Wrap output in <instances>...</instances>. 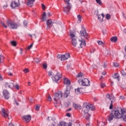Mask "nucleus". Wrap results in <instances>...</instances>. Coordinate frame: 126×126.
<instances>
[{"instance_id": "412c9836", "label": "nucleus", "mask_w": 126, "mask_h": 126, "mask_svg": "<svg viewBox=\"0 0 126 126\" xmlns=\"http://www.w3.org/2000/svg\"><path fill=\"white\" fill-rule=\"evenodd\" d=\"M70 94V91L68 89H66L64 93V97H65V98H67V97L69 96Z\"/></svg>"}, {"instance_id": "39448f33", "label": "nucleus", "mask_w": 126, "mask_h": 126, "mask_svg": "<svg viewBox=\"0 0 126 126\" xmlns=\"http://www.w3.org/2000/svg\"><path fill=\"white\" fill-rule=\"evenodd\" d=\"M8 27L10 29H17V27H18V25L17 24L14 22V21L12 20H7L6 22Z\"/></svg>"}, {"instance_id": "cd10ccee", "label": "nucleus", "mask_w": 126, "mask_h": 126, "mask_svg": "<svg viewBox=\"0 0 126 126\" xmlns=\"http://www.w3.org/2000/svg\"><path fill=\"white\" fill-rule=\"evenodd\" d=\"M106 98H107V99H109L110 101H113V98H112L111 95H110L109 94H106Z\"/></svg>"}, {"instance_id": "393cba45", "label": "nucleus", "mask_w": 126, "mask_h": 126, "mask_svg": "<svg viewBox=\"0 0 126 126\" xmlns=\"http://www.w3.org/2000/svg\"><path fill=\"white\" fill-rule=\"evenodd\" d=\"M42 20V21H46L47 20V16L46 15V12H44L43 14Z\"/></svg>"}, {"instance_id": "aec40b11", "label": "nucleus", "mask_w": 126, "mask_h": 126, "mask_svg": "<svg viewBox=\"0 0 126 126\" xmlns=\"http://www.w3.org/2000/svg\"><path fill=\"white\" fill-rule=\"evenodd\" d=\"M75 92L77 94L82 93L83 92V88H78L77 89H75Z\"/></svg>"}, {"instance_id": "473e14b6", "label": "nucleus", "mask_w": 126, "mask_h": 126, "mask_svg": "<svg viewBox=\"0 0 126 126\" xmlns=\"http://www.w3.org/2000/svg\"><path fill=\"white\" fill-rule=\"evenodd\" d=\"M98 126H105V123L100 122L97 124Z\"/></svg>"}, {"instance_id": "052dcab7", "label": "nucleus", "mask_w": 126, "mask_h": 126, "mask_svg": "<svg viewBox=\"0 0 126 126\" xmlns=\"http://www.w3.org/2000/svg\"><path fill=\"white\" fill-rule=\"evenodd\" d=\"M52 73V71H50L49 72V73H48V76H51Z\"/></svg>"}, {"instance_id": "58836bf2", "label": "nucleus", "mask_w": 126, "mask_h": 126, "mask_svg": "<svg viewBox=\"0 0 126 126\" xmlns=\"http://www.w3.org/2000/svg\"><path fill=\"white\" fill-rule=\"evenodd\" d=\"M3 60H4V58H3V56L0 55V63H1V62H2Z\"/></svg>"}, {"instance_id": "9d476101", "label": "nucleus", "mask_w": 126, "mask_h": 126, "mask_svg": "<svg viewBox=\"0 0 126 126\" xmlns=\"http://www.w3.org/2000/svg\"><path fill=\"white\" fill-rule=\"evenodd\" d=\"M116 113V111H112L111 113L109 114V116H108V120L109 122H111V121H113V119L114 118L115 119H117L116 118V114H115Z\"/></svg>"}, {"instance_id": "4d7b16f0", "label": "nucleus", "mask_w": 126, "mask_h": 126, "mask_svg": "<svg viewBox=\"0 0 126 126\" xmlns=\"http://www.w3.org/2000/svg\"><path fill=\"white\" fill-rule=\"evenodd\" d=\"M41 6H42L43 10H45V8L46 7V6H45V5H44V4H41Z\"/></svg>"}, {"instance_id": "e2e57ef3", "label": "nucleus", "mask_w": 126, "mask_h": 126, "mask_svg": "<svg viewBox=\"0 0 126 126\" xmlns=\"http://www.w3.org/2000/svg\"><path fill=\"white\" fill-rule=\"evenodd\" d=\"M23 50V49L22 48H20V55H22V54H23V52H22Z\"/></svg>"}, {"instance_id": "a18cd8bd", "label": "nucleus", "mask_w": 126, "mask_h": 126, "mask_svg": "<svg viewBox=\"0 0 126 126\" xmlns=\"http://www.w3.org/2000/svg\"><path fill=\"white\" fill-rule=\"evenodd\" d=\"M98 13H99V11L98 10H95L94 11V14H95V15H96L97 16V15H98Z\"/></svg>"}, {"instance_id": "c9c22d12", "label": "nucleus", "mask_w": 126, "mask_h": 126, "mask_svg": "<svg viewBox=\"0 0 126 126\" xmlns=\"http://www.w3.org/2000/svg\"><path fill=\"white\" fill-rule=\"evenodd\" d=\"M77 18L78 21H79V22H81V16L80 15H77Z\"/></svg>"}, {"instance_id": "20e7f679", "label": "nucleus", "mask_w": 126, "mask_h": 126, "mask_svg": "<svg viewBox=\"0 0 126 126\" xmlns=\"http://www.w3.org/2000/svg\"><path fill=\"white\" fill-rule=\"evenodd\" d=\"M63 92H58L56 93L54 96V104L56 105H58V104H60L61 103V99L63 98Z\"/></svg>"}, {"instance_id": "423d86ee", "label": "nucleus", "mask_w": 126, "mask_h": 126, "mask_svg": "<svg viewBox=\"0 0 126 126\" xmlns=\"http://www.w3.org/2000/svg\"><path fill=\"white\" fill-rule=\"evenodd\" d=\"M78 82L80 85H83V86H90V81H89L86 78H84L83 80H79Z\"/></svg>"}, {"instance_id": "7c9ffc66", "label": "nucleus", "mask_w": 126, "mask_h": 126, "mask_svg": "<svg viewBox=\"0 0 126 126\" xmlns=\"http://www.w3.org/2000/svg\"><path fill=\"white\" fill-rule=\"evenodd\" d=\"M96 2L99 4V5H102L103 4V3H102V1L101 0H95Z\"/></svg>"}, {"instance_id": "37998d69", "label": "nucleus", "mask_w": 126, "mask_h": 126, "mask_svg": "<svg viewBox=\"0 0 126 126\" xmlns=\"http://www.w3.org/2000/svg\"><path fill=\"white\" fill-rule=\"evenodd\" d=\"M106 86V85H105V83H100V87L101 88H104Z\"/></svg>"}, {"instance_id": "72a5a7b5", "label": "nucleus", "mask_w": 126, "mask_h": 126, "mask_svg": "<svg viewBox=\"0 0 126 126\" xmlns=\"http://www.w3.org/2000/svg\"><path fill=\"white\" fill-rule=\"evenodd\" d=\"M82 76H83V74L82 73H79L78 74L77 77H78V78H79L80 77H82Z\"/></svg>"}, {"instance_id": "2f4dec72", "label": "nucleus", "mask_w": 126, "mask_h": 126, "mask_svg": "<svg viewBox=\"0 0 126 126\" xmlns=\"http://www.w3.org/2000/svg\"><path fill=\"white\" fill-rule=\"evenodd\" d=\"M47 100L49 102H51V101H52V97H51V95H50V94L47 95Z\"/></svg>"}, {"instance_id": "6e6552de", "label": "nucleus", "mask_w": 126, "mask_h": 126, "mask_svg": "<svg viewBox=\"0 0 126 126\" xmlns=\"http://www.w3.org/2000/svg\"><path fill=\"white\" fill-rule=\"evenodd\" d=\"M62 78V74L60 73H57L56 75L52 77V80L55 82H58Z\"/></svg>"}, {"instance_id": "dca6fc26", "label": "nucleus", "mask_w": 126, "mask_h": 126, "mask_svg": "<svg viewBox=\"0 0 126 126\" xmlns=\"http://www.w3.org/2000/svg\"><path fill=\"white\" fill-rule=\"evenodd\" d=\"M47 29H50L53 26V22L52 19L48 20L46 22Z\"/></svg>"}, {"instance_id": "a211bd4d", "label": "nucleus", "mask_w": 126, "mask_h": 126, "mask_svg": "<svg viewBox=\"0 0 126 126\" xmlns=\"http://www.w3.org/2000/svg\"><path fill=\"white\" fill-rule=\"evenodd\" d=\"M23 119L25 120L26 123H29L31 121V115H26L23 117Z\"/></svg>"}, {"instance_id": "f257e3e1", "label": "nucleus", "mask_w": 126, "mask_h": 126, "mask_svg": "<svg viewBox=\"0 0 126 126\" xmlns=\"http://www.w3.org/2000/svg\"><path fill=\"white\" fill-rule=\"evenodd\" d=\"M95 106L93 105L87 103H84L83 105L82 111L84 112V116L86 118V120L90 119V114L89 111H94Z\"/></svg>"}, {"instance_id": "09e8293b", "label": "nucleus", "mask_w": 126, "mask_h": 126, "mask_svg": "<svg viewBox=\"0 0 126 126\" xmlns=\"http://www.w3.org/2000/svg\"><path fill=\"white\" fill-rule=\"evenodd\" d=\"M102 32H103V35H106V34H107V30H103Z\"/></svg>"}, {"instance_id": "338daca9", "label": "nucleus", "mask_w": 126, "mask_h": 126, "mask_svg": "<svg viewBox=\"0 0 126 126\" xmlns=\"http://www.w3.org/2000/svg\"><path fill=\"white\" fill-rule=\"evenodd\" d=\"M71 110V108H70L69 109H67L66 110V112H69V111H70Z\"/></svg>"}, {"instance_id": "79ce46f5", "label": "nucleus", "mask_w": 126, "mask_h": 126, "mask_svg": "<svg viewBox=\"0 0 126 126\" xmlns=\"http://www.w3.org/2000/svg\"><path fill=\"white\" fill-rule=\"evenodd\" d=\"M23 71L25 73H27L28 72H29V69L28 68H25L24 69Z\"/></svg>"}, {"instance_id": "f704fd0d", "label": "nucleus", "mask_w": 126, "mask_h": 126, "mask_svg": "<svg viewBox=\"0 0 126 126\" xmlns=\"http://www.w3.org/2000/svg\"><path fill=\"white\" fill-rule=\"evenodd\" d=\"M11 45H12V46H13L14 47L16 46V42L11 41Z\"/></svg>"}, {"instance_id": "680f3d73", "label": "nucleus", "mask_w": 126, "mask_h": 126, "mask_svg": "<svg viewBox=\"0 0 126 126\" xmlns=\"http://www.w3.org/2000/svg\"><path fill=\"white\" fill-rule=\"evenodd\" d=\"M121 87L125 89V88H126V85H121Z\"/></svg>"}, {"instance_id": "9b49d317", "label": "nucleus", "mask_w": 126, "mask_h": 126, "mask_svg": "<svg viewBox=\"0 0 126 126\" xmlns=\"http://www.w3.org/2000/svg\"><path fill=\"white\" fill-rule=\"evenodd\" d=\"M5 87H6V88H13L14 87V84H13V81H11V82L9 83H5Z\"/></svg>"}, {"instance_id": "5fc2aeb1", "label": "nucleus", "mask_w": 126, "mask_h": 126, "mask_svg": "<svg viewBox=\"0 0 126 126\" xmlns=\"http://www.w3.org/2000/svg\"><path fill=\"white\" fill-rule=\"evenodd\" d=\"M114 66L116 67H118L119 66V63H113Z\"/></svg>"}, {"instance_id": "774afa93", "label": "nucleus", "mask_w": 126, "mask_h": 126, "mask_svg": "<svg viewBox=\"0 0 126 126\" xmlns=\"http://www.w3.org/2000/svg\"><path fill=\"white\" fill-rule=\"evenodd\" d=\"M86 126H90V123H88L86 124Z\"/></svg>"}, {"instance_id": "7ed1b4c3", "label": "nucleus", "mask_w": 126, "mask_h": 126, "mask_svg": "<svg viewBox=\"0 0 126 126\" xmlns=\"http://www.w3.org/2000/svg\"><path fill=\"white\" fill-rule=\"evenodd\" d=\"M115 117L116 119H122L124 122H126V110L121 109L120 111L117 110L115 111Z\"/></svg>"}, {"instance_id": "f8f14e48", "label": "nucleus", "mask_w": 126, "mask_h": 126, "mask_svg": "<svg viewBox=\"0 0 126 126\" xmlns=\"http://www.w3.org/2000/svg\"><path fill=\"white\" fill-rule=\"evenodd\" d=\"M71 8V5H67V6L63 8V10L64 13H66L67 14H68V13L70 11Z\"/></svg>"}, {"instance_id": "b1692460", "label": "nucleus", "mask_w": 126, "mask_h": 126, "mask_svg": "<svg viewBox=\"0 0 126 126\" xmlns=\"http://www.w3.org/2000/svg\"><path fill=\"white\" fill-rule=\"evenodd\" d=\"M111 42H113L114 43H116L118 41V37L117 36H113L111 38Z\"/></svg>"}, {"instance_id": "ddd939ff", "label": "nucleus", "mask_w": 126, "mask_h": 126, "mask_svg": "<svg viewBox=\"0 0 126 126\" xmlns=\"http://www.w3.org/2000/svg\"><path fill=\"white\" fill-rule=\"evenodd\" d=\"M2 116L5 118H8V114H9V112H8V110H4V108H2Z\"/></svg>"}, {"instance_id": "3c124183", "label": "nucleus", "mask_w": 126, "mask_h": 126, "mask_svg": "<svg viewBox=\"0 0 126 126\" xmlns=\"http://www.w3.org/2000/svg\"><path fill=\"white\" fill-rule=\"evenodd\" d=\"M98 45H103V42L100 40L97 41Z\"/></svg>"}, {"instance_id": "603ef678", "label": "nucleus", "mask_w": 126, "mask_h": 126, "mask_svg": "<svg viewBox=\"0 0 126 126\" xmlns=\"http://www.w3.org/2000/svg\"><path fill=\"white\" fill-rule=\"evenodd\" d=\"M27 24H28V22L27 21H24V25L25 26H27Z\"/></svg>"}, {"instance_id": "8fccbe9b", "label": "nucleus", "mask_w": 126, "mask_h": 126, "mask_svg": "<svg viewBox=\"0 0 126 126\" xmlns=\"http://www.w3.org/2000/svg\"><path fill=\"white\" fill-rule=\"evenodd\" d=\"M33 47V43H32L28 48V50H30Z\"/></svg>"}, {"instance_id": "0e129e2a", "label": "nucleus", "mask_w": 126, "mask_h": 126, "mask_svg": "<svg viewBox=\"0 0 126 126\" xmlns=\"http://www.w3.org/2000/svg\"><path fill=\"white\" fill-rule=\"evenodd\" d=\"M14 102H15V104H16L17 106H18V105H19L18 102H17L16 99H14Z\"/></svg>"}, {"instance_id": "4be33fe9", "label": "nucleus", "mask_w": 126, "mask_h": 126, "mask_svg": "<svg viewBox=\"0 0 126 126\" xmlns=\"http://www.w3.org/2000/svg\"><path fill=\"white\" fill-rule=\"evenodd\" d=\"M63 82H64V84H65L66 85H68V86H69V85H70V80H68V79L66 78H64L63 79Z\"/></svg>"}, {"instance_id": "c03bdc74", "label": "nucleus", "mask_w": 126, "mask_h": 126, "mask_svg": "<svg viewBox=\"0 0 126 126\" xmlns=\"http://www.w3.org/2000/svg\"><path fill=\"white\" fill-rule=\"evenodd\" d=\"M57 58L58 59H61V60H62V59H63V55H58Z\"/></svg>"}, {"instance_id": "bf43d9fd", "label": "nucleus", "mask_w": 126, "mask_h": 126, "mask_svg": "<svg viewBox=\"0 0 126 126\" xmlns=\"http://www.w3.org/2000/svg\"><path fill=\"white\" fill-rule=\"evenodd\" d=\"M66 117H68L69 118H70L71 114H70V113H66Z\"/></svg>"}, {"instance_id": "f3484780", "label": "nucleus", "mask_w": 126, "mask_h": 126, "mask_svg": "<svg viewBox=\"0 0 126 126\" xmlns=\"http://www.w3.org/2000/svg\"><path fill=\"white\" fill-rule=\"evenodd\" d=\"M79 45L81 47V48H83L86 46V43L84 39H82L81 40H79Z\"/></svg>"}, {"instance_id": "6ab92c4d", "label": "nucleus", "mask_w": 126, "mask_h": 126, "mask_svg": "<svg viewBox=\"0 0 126 126\" xmlns=\"http://www.w3.org/2000/svg\"><path fill=\"white\" fill-rule=\"evenodd\" d=\"M27 5L30 7H32L33 6V4H34V2L35 0H27Z\"/></svg>"}, {"instance_id": "a19ab883", "label": "nucleus", "mask_w": 126, "mask_h": 126, "mask_svg": "<svg viewBox=\"0 0 126 126\" xmlns=\"http://www.w3.org/2000/svg\"><path fill=\"white\" fill-rule=\"evenodd\" d=\"M65 2L67 4V5H71L70 3H69L70 0H64Z\"/></svg>"}, {"instance_id": "6e6d98bb", "label": "nucleus", "mask_w": 126, "mask_h": 126, "mask_svg": "<svg viewBox=\"0 0 126 126\" xmlns=\"http://www.w3.org/2000/svg\"><path fill=\"white\" fill-rule=\"evenodd\" d=\"M106 53L107 54V55H111V53L110 52V51L108 50H106Z\"/></svg>"}, {"instance_id": "0eeeda50", "label": "nucleus", "mask_w": 126, "mask_h": 126, "mask_svg": "<svg viewBox=\"0 0 126 126\" xmlns=\"http://www.w3.org/2000/svg\"><path fill=\"white\" fill-rule=\"evenodd\" d=\"M80 34L81 36L86 38L87 40H88V38H89V35L88 33L86 32V30L84 28L83 26H82V30L80 31Z\"/></svg>"}, {"instance_id": "c85d7f7f", "label": "nucleus", "mask_w": 126, "mask_h": 126, "mask_svg": "<svg viewBox=\"0 0 126 126\" xmlns=\"http://www.w3.org/2000/svg\"><path fill=\"white\" fill-rule=\"evenodd\" d=\"M42 66L44 69H47V68L48 67V64L46 63H44L42 64Z\"/></svg>"}, {"instance_id": "5701e85b", "label": "nucleus", "mask_w": 126, "mask_h": 126, "mask_svg": "<svg viewBox=\"0 0 126 126\" xmlns=\"http://www.w3.org/2000/svg\"><path fill=\"white\" fill-rule=\"evenodd\" d=\"M115 101L116 99H115V97H113V100H111V104L109 106V109L110 110H112V109H113V103L115 102Z\"/></svg>"}, {"instance_id": "1a4fd4ad", "label": "nucleus", "mask_w": 126, "mask_h": 126, "mask_svg": "<svg viewBox=\"0 0 126 126\" xmlns=\"http://www.w3.org/2000/svg\"><path fill=\"white\" fill-rule=\"evenodd\" d=\"M20 4V2H19V0H15L11 2L10 6L13 8H15V7H18Z\"/></svg>"}, {"instance_id": "13d9d810", "label": "nucleus", "mask_w": 126, "mask_h": 126, "mask_svg": "<svg viewBox=\"0 0 126 126\" xmlns=\"http://www.w3.org/2000/svg\"><path fill=\"white\" fill-rule=\"evenodd\" d=\"M101 16L100 15H97L98 19L99 20V21H102V20H101Z\"/></svg>"}, {"instance_id": "ea45409f", "label": "nucleus", "mask_w": 126, "mask_h": 126, "mask_svg": "<svg viewBox=\"0 0 126 126\" xmlns=\"http://www.w3.org/2000/svg\"><path fill=\"white\" fill-rule=\"evenodd\" d=\"M40 61L41 60L40 59H39V58L34 59V62H35V63H40Z\"/></svg>"}, {"instance_id": "69168bd1", "label": "nucleus", "mask_w": 126, "mask_h": 126, "mask_svg": "<svg viewBox=\"0 0 126 126\" xmlns=\"http://www.w3.org/2000/svg\"><path fill=\"white\" fill-rule=\"evenodd\" d=\"M8 75H9L10 76H12V75H13V74L12 73L10 72H8Z\"/></svg>"}, {"instance_id": "49530a36", "label": "nucleus", "mask_w": 126, "mask_h": 126, "mask_svg": "<svg viewBox=\"0 0 126 126\" xmlns=\"http://www.w3.org/2000/svg\"><path fill=\"white\" fill-rule=\"evenodd\" d=\"M35 110L36 111H39V110H40V105H36Z\"/></svg>"}, {"instance_id": "bb28decb", "label": "nucleus", "mask_w": 126, "mask_h": 126, "mask_svg": "<svg viewBox=\"0 0 126 126\" xmlns=\"http://www.w3.org/2000/svg\"><path fill=\"white\" fill-rule=\"evenodd\" d=\"M113 78H115V79L117 78L118 81H120V75H119L118 73H115L114 74Z\"/></svg>"}, {"instance_id": "f03ea898", "label": "nucleus", "mask_w": 126, "mask_h": 126, "mask_svg": "<svg viewBox=\"0 0 126 126\" xmlns=\"http://www.w3.org/2000/svg\"><path fill=\"white\" fill-rule=\"evenodd\" d=\"M70 37L71 40L72 45L74 47H76V46H78L79 45V39L75 36V32L73 31H70Z\"/></svg>"}, {"instance_id": "de8ad7c7", "label": "nucleus", "mask_w": 126, "mask_h": 126, "mask_svg": "<svg viewBox=\"0 0 126 126\" xmlns=\"http://www.w3.org/2000/svg\"><path fill=\"white\" fill-rule=\"evenodd\" d=\"M15 87L16 89H17V90H19V85H18V84H16L15 86Z\"/></svg>"}, {"instance_id": "a878e982", "label": "nucleus", "mask_w": 126, "mask_h": 126, "mask_svg": "<svg viewBox=\"0 0 126 126\" xmlns=\"http://www.w3.org/2000/svg\"><path fill=\"white\" fill-rule=\"evenodd\" d=\"M74 108H75L76 110H81V106L79 104H74Z\"/></svg>"}, {"instance_id": "2eb2a0df", "label": "nucleus", "mask_w": 126, "mask_h": 126, "mask_svg": "<svg viewBox=\"0 0 126 126\" xmlns=\"http://www.w3.org/2000/svg\"><path fill=\"white\" fill-rule=\"evenodd\" d=\"M3 95L6 100H8L9 99V92H8V91L6 90H4L3 91Z\"/></svg>"}, {"instance_id": "864d4df0", "label": "nucleus", "mask_w": 126, "mask_h": 126, "mask_svg": "<svg viewBox=\"0 0 126 126\" xmlns=\"http://www.w3.org/2000/svg\"><path fill=\"white\" fill-rule=\"evenodd\" d=\"M47 15L49 17H50V16H52V14L51 13V12H47Z\"/></svg>"}, {"instance_id": "4468645a", "label": "nucleus", "mask_w": 126, "mask_h": 126, "mask_svg": "<svg viewBox=\"0 0 126 126\" xmlns=\"http://www.w3.org/2000/svg\"><path fill=\"white\" fill-rule=\"evenodd\" d=\"M69 58H70V54L69 53H66L64 55H62V58L61 59V61L63 62L64 61H66Z\"/></svg>"}, {"instance_id": "e433bc0d", "label": "nucleus", "mask_w": 126, "mask_h": 126, "mask_svg": "<svg viewBox=\"0 0 126 126\" xmlns=\"http://www.w3.org/2000/svg\"><path fill=\"white\" fill-rule=\"evenodd\" d=\"M1 24L2 26V27H4V28H7V26H6V25H5V24H4V23L1 22Z\"/></svg>"}, {"instance_id": "c756f323", "label": "nucleus", "mask_w": 126, "mask_h": 126, "mask_svg": "<svg viewBox=\"0 0 126 126\" xmlns=\"http://www.w3.org/2000/svg\"><path fill=\"white\" fill-rule=\"evenodd\" d=\"M106 18L107 19V20H110V19H111V15L109 14H107L106 15Z\"/></svg>"}, {"instance_id": "4c0bfd02", "label": "nucleus", "mask_w": 126, "mask_h": 126, "mask_svg": "<svg viewBox=\"0 0 126 126\" xmlns=\"http://www.w3.org/2000/svg\"><path fill=\"white\" fill-rule=\"evenodd\" d=\"M121 73H122L123 76L125 77L126 76V72L125 71V70H122L121 71Z\"/></svg>"}]
</instances>
